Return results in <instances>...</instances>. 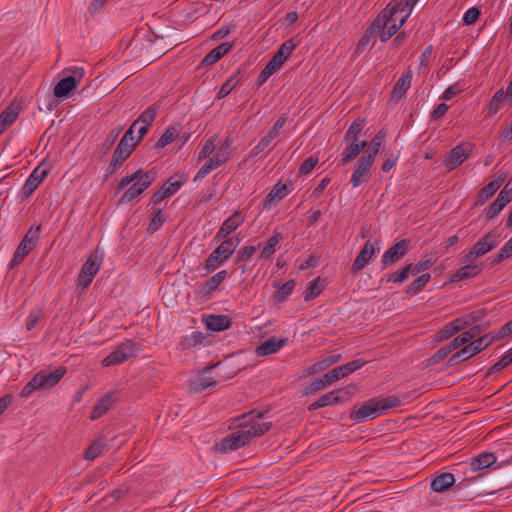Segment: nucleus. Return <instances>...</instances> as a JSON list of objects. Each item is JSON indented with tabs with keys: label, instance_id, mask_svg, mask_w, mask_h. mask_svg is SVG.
I'll return each instance as SVG.
<instances>
[{
	"label": "nucleus",
	"instance_id": "1",
	"mask_svg": "<svg viewBox=\"0 0 512 512\" xmlns=\"http://www.w3.org/2000/svg\"><path fill=\"white\" fill-rule=\"evenodd\" d=\"M271 426V422L242 421L237 430L216 443L215 449L220 453L236 451L247 445L253 438L264 435Z\"/></svg>",
	"mask_w": 512,
	"mask_h": 512
},
{
	"label": "nucleus",
	"instance_id": "2",
	"mask_svg": "<svg viewBox=\"0 0 512 512\" xmlns=\"http://www.w3.org/2000/svg\"><path fill=\"white\" fill-rule=\"evenodd\" d=\"M401 404L400 398L396 395L371 398L365 401L358 409L352 411L350 413V419L355 423L373 420L389 409L399 407Z\"/></svg>",
	"mask_w": 512,
	"mask_h": 512
},
{
	"label": "nucleus",
	"instance_id": "3",
	"mask_svg": "<svg viewBox=\"0 0 512 512\" xmlns=\"http://www.w3.org/2000/svg\"><path fill=\"white\" fill-rule=\"evenodd\" d=\"M366 364V361L362 358L355 359L349 363L344 365L335 367L331 371L325 373L321 378L313 381L305 388V393H312L319 390H322L335 381H338L344 377L349 376L353 372L359 370Z\"/></svg>",
	"mask_w": 512,
	"mask_h": 512
},
{
	"label": "nucleus",
	"instance_id": "4",
	"mask_svg": "<svg viewBox=\"0 0 512 512\" xmlns=\"http://www.w3.org/2000/svg\"><path fill=\"white\" fill-rule=\"evenodd\" d=\"M238 241L234 237L222 239V242L216 247L206 259L205 268L212 272L221 264L230 258L236 250Z\"/></svg>",
	"mask_w": 512,
	"mask_h": 512
},
{
	"label": "nucleus",
	"instance_id": "5",
	"mask_svg": "<svg viewBox=\"0 0 512 512\" xmlns=\"http://www.w3.org/2000/svg\"><path fill=\"white\" fill-rule=\"evenodd\" d=\"M41 229V225L31 227L28 232L24 235L23 239L19 243L13 258L9 263V268L12 269L19 265L25 257L32 251L39 239L38 233Z\"/></svg>",
	"mask_w": 512,
	"mask_h": 512
},
{
	"label": "nucleus",
	"instance_id": "6",
	"mask_svg": "<svg viewBox=\"0 0 512 512\" xmlns=\"http://www.w3.org/2000/svg\"><path fill=\"white\" fill-rule=\"evenodd\" d=\"M499 238L500 234L497 231H490L473 245L471 250L464 255L462 262L469 263L476 259L477 257H481L488 253L489 251L493 250L498 246Z\"/></svg>",
	"mask_w": 512,
	"mask_h": 512
},
{
	"label": "nucleus",
	"instance_id": "7",
	"mask_svg": "<svg viewBox=\"0 0 512 512\" xmlns=\"http://www.w3.org/2000/svg\"><path fill=\"white\" fill-rule=\"evenodd\" d=\"M391 6L394 8L390 11L391 17L386 15L387 25H385V28L381 29L378 33L382 42H387L394 34H396L398 29L405 23L410 15V12H406L404 16L398 19L397 14L400 13V4H398L397 0H393L389 2L385 9H389Z\"/></svg>",
	"mask_w": 512,
	"mask_h": 512
},
{
	"label": "nucleus",
	"instance_id": "8",
	"mask_svg": "<svg viewBox=\"0 0 512 512\" xmlns=\"http://www.w3.org/2000/svg\"><path fill=\"white\" fill-rule=\"evenodd\" d=\"M394 8L391 6L389 9H383L377 18L372 22L369 28L365 31L364 35L359 40L355 53H362L365 48L370 44V42L378 35L381 29L385 28L387 25L386 15L391 17V10Z\"/></svg>",
	"mask_w": 512,
	"mask_h": 512
},
{
	"label": "nucleus",
	"instance_id": "9",
	"mask_svg": "<svg viewBox=\"0 0 512 512\" xmlns=\"http://www.w3.org/2000/svg\"><path fill=\"white\" fill-rule=\"evenodd\" d=\"M138 352L137 345L132 340H127L120 344L114 351L107 355L101 364L104 367L114 366L136 357Z\"/></svg>",
	"mask_w": 512,
	"mask_h": 512
},
{
	"label": "nucleus",
	"instance_id": "10",
	"mask_svg": "<svg viewBox=\"0 0 512 512\" xmlns=\"http://www.w3.org/2000/svg\"><path fill=\"white\" fill-rule=\"evenodd\" d=\"M156 172L149 170L143 172L120 197L119 204H126L141 195L155 180Z\"/></svg>",
	"mask_w": 512,
	"mask_h": 512
},
{
	"label": "nucleus",
	"instance_id": "11",
	"mask_svg": "<svg viewBox=\"0 0 512 512\" xmlns=\"http://www.w3.org/2000/svg\"><path fill=\"white\" fill-rule=\"evenodd\" d=\"M411 249V241L409 239H401L389 247L381 259V270L395 264L402 259Z\"/></svg>",
	"mask_w": 512,
	"mask_h": 512
},
{
	"label": "nucleus",
	"instance_id": "12",
	"mask_svg": "<svg viewBox=\"0 0 512 512\" xmlns=\"http://www.w3.org/2000/svg\"><path fill=\"white\" fill-rule=\"evenodd\" d=\"M73 74V76L64 77L54 86L53 94L56 98L68 97L83 77L84 70L82 68H75Z\"/></svg>",
	"mask_w": 512,
	"mask_h": 512
},
{
	"label": "nucleus",
	"instance_id": "13",
	"mask_svg": "<svg viewBox=\"0 0 512 512\" xmlns=\"http://www.w3.org/2000/svg\"><path fill=\"white\" fill-rule=\"evenodd\" d=\"M49 173L46 161H42L30 174L22 187V194L29 197Z\"/></svg>",
	"mask_w": 512,
	"mask_h": 512
},
{
	"label": "nucleus",
	"instance_id": "14",
	"mask_svg": "<svg viewBox=\"0 0 512 512\" xmlns=\"http://www.w3.org/2000/svg\"><path fill=\"white\" fill-rule=\"evenodd\" d=\"M374 160L371 158V155H362L358 162L356 169L354 170L350 183L352 187L356 188L367 182L369 179V170L372 167Z\"/></svg>",
	"mask_w": 512,
	"mask_h": 512
},
{
	"label": "nucleus",
	"instance_id": "15",
	"mask_svg": "<svg viewBox=\"0 0 512 512\" xmlns=\"http://www.w3.org/2000/svg\"><path fill=\"white\" fill-rule=\"evenodd\" d=\"M350 392L348 390H334L321 396L318 400L314 401L308 406L309 411H315L319 408L326 406L343 403L349 398Z\"/></svg>",
	"mask_w": 512,
	"mask_h": 512
},
{
	"label": "nucleus",
	"instance_id": "16",
	"mask_svg": "<svg viewBox=\"0 0 512 512\" xmlns=\"http://www.w3.org/2000/svg\"><path fill=\"white\" fill-rule=\"evenodd\" d=\"M470 144H459L454 147L445 158L444 164L448 171H452L459 167L470 155Z\"/></svg>",
	"mask_w": 512,
	"mask_h": 512
},
{
	"label": "nucleus",
	"instance_id": "17",
	"mask_svg": "<svg viewBox=\"0 0 512 512\" xmlns=\"http://www.w3.org/2000/svg\"><path fill=\"white\" fill-rule=\"evenodd\" d=\"M215 366L216 365L207 366L200 370L197 376L189 381L190 390L195 393H201L207 388L215 387L217 381L208 375L209 371Z\"/></svg>",
	"mask_w": 512,
	"mask_h": 512
},
{
	"label": "nucleus",
	"instance_id": "18",
	"mask_svg": "<svg viewBox=\"0 0 512 512\" xmlns=\"http://www.w3.org/2000/svg\"><path fill=\"white\" fill-rule=\"evenodd\" d=\"M230 159V153L224 152V150H219L216 154L208 159L206 163L200 168L194 177V181H199L204 179L211 171L225 164Z\"/></svg>",
	"mask_w": 512,
	"mask_h": 512
},
{
	"label": "nucleus",
	"instance_id": "19",
	"mask_svg": "<svg viewBox=\"0 0 512 512\" xmlns=\"http://www.w3.org/2000/svg\"><path fill=\"white\" fill-rule=\"evenodd\" d=\"M66 373L67 368L65 366H60L52 372L41 370L36 373V376L41 389L47 390L56 386Z\"/></svg>",
	"mask_w": 512,
	"mask_h": 512
},
{
	"label": "nucleus",
	"instance_id": "20",
	"mask_svg": "<svg viewBox=\"0 0 512 512\" xmlns=\"http://www.w3.org/2000/svg\"><path fill=\"white\" fill-rule=\"evenodd\" d=\"M244 222V216L240 211H235L228 217L217 231L214 240L221 241L222 239L229 238V234L235 231Z\"/></svg>",
	"mask_w": 512,
	"mask_h": 512
},
{
	"label": "nucleus",
	"instance_id": "21",
	"mask_svg": "<svg viewBox=\"0 0 512 512\" xmlns=\"http://www.w3.org/2000/svg\"><path fill=\"white\" fill-rule=\"evenodd\" d=\"M185 183V180L172 181L170 178L150 198V204L157 205L165 198L175 194Z\"/></svg>",
	"mask_w": 512,
	"mask_h": 512
},
{
	"label": "nucleus",
	"instance_id": "22",
	"mask_svg": "<svg viewBox=\"0 0 512 512\" xmlns=\"http://www.w3.org/2000/svg\"><path fill=\"white\" fill-rule=\"evenodd\" d=\"M375 254V247L374 244L370 241H367L365 245L360 250L359 254L355 258L352 267L351 272L352 273H358L369 263V261L372 259L373 255Z\"/></svg>",
	"mask_w": 512,
	"mask_h": 512
},
{
	"label": "nucleus",
	"instance_id": "23",
	"mask_svg": "<svg viewBox=\"0 0 512 512\" xmlns=\"http://www.w3.org/2000/svg\"><path fill=\"white\" fill-rule=\"evenodd\" d=\"M494 342L493 338L491 337V334H485L483 336L477 337L475 340L471 341L467 345L463 346L462 349L468 359L471 357L477 355L481 351H483L485 348H487L489 345H491Z\"/></svg>",
	"mask_w": 512,
	"mask_h": 512
},
{
	"label": "nucleus",
	"instance_id": "24",
	"mask_svg": "<svg viewBox=\"0 0 512 512\" xmlns=\"http://www.w3.org/2000/svg\"><path fill=\"white\" fill-rule=\"evenodd\" d=\"M226 277V270L219 271L201 285L198 294L202 298H208L212 292L218 289L219 285L226 279Z\"/></svg>",
	"mask_w": 512,
	"mask_h": 512
},
{
	"label": "nucleus",
	"instance_id": "25",
	"mask_svg": "<svg viewBox=\"0 0 512 512\" xmlns=\"http://www.w3.org/2000/svg\"><path fill=\"white\" fill-rule=\"evenodd\" d=\"M412 72L410 69L406 70L395 83L392 92L391 100L399 101L408 91L411 86Z\"/></svg>",
	"mask_w": 512,
	"mask_h": 512
},
{
	"label": "nucleus",
	"instance_id": "26",
	"mask_svg": "<svg viewBox=\"0 0 512 512\" xmlns=\"http://www.w3.org/2000/svg\"><path fill=\"white\" fill-rule=\"evenodd\" d=\"M286 342V338L277 339L276 337H271L258 345L255 349V353L259 357L276 353L286 344Z\"/></svg>",
	"mask_w": 512,
	"mask_h": 512
},
{
	"label": "nucleus",
	"instance_id": "27",
	"mask_svg": "<svg viewBox=\"0 0 512 512\" xmlns=\"http://www.w3.org/2000/svg\"><path fill=\"white\" fill-rule=\"evenodd\" d=\"M114 393L109 391L106 392L95 404L91 414L90 419L95 421L102 417L105 413H107L114 403Z\"/></svg>",
	"mask_w": 512,
	"mask_h": 512
},
{
	"label": "nucleus",
	"instance_id": "28",
	"mask_svg": "<svg viewBox=\"0 0 512 512\" xmlns=\"http://www.w3.org/2000/svg\"><path fill=\"white\" fill-rule=\"evenodd\" d=\"M232 48V44L223 42L217 47L213 48L201 61V67H208L218 62L224 55H226Z\"/></svg>",
	"mask_w": 512,
	"mask_h": 512
},
{
	"label": "nucleus",
	"instance_id": "29",
	"mask_svg": "<svg viewBox=\"0 0 512 512\" xmlns=\"http://www.w3.org/2000/svg\"><path fill=\"white\" fill-rule=\"evenodd\" d=\"M482 271V268L478 264H474L473 261L469 263H465L464 266L459 268L451 277V282H459L461 280L474 278L479 275Z\"/></svg>",
	"mask_w": 512,
	"mask_h": 512
},
{
	"label": "nucleus",
	"instance_id": "30",
	"mask_svg": "<svg viewBox=\"0 0 512 512\" xmlns=\"http://www.w3.org/2000/svg\"><path fill=\"white\" fill-rule=\"evenodd\" d=\"M484 329L480 325H474L470 327L468 330L464 331L462 334L456 336L450 343L452 346L456 349H458L461 346L467 345V343L477 338Z\"/></svg>",
	"mask_w": 512,
	"mask_h": 512
},
{
	"label": "nucleus",
	"instance_id": "31",
	"mask_svg": "<svg viewBox=\"0 0 512 512\" xmlns=\"http://www.w3.org/2000/svg\"><path fill=\"white\" fill-rule=\"evenodd\" d=\"M348 146L346 147L345 151L342 154V158L340 160L339 165H346L353 159H355L362 150H364L368 143L367 141H350L348 142Z\"/></svg>",
	"mask_w": 512,
	"mask_h": 512
},
{
	"label": "nucleus",
	"instance_id": "32",
	"mask_svg": "<svg viewBox=\"0 0 512 512\" xmlns=\"http://www.w3.org/2000/svg\"><path fill=\"white\" fill-rule=\"evenodd\" d=\"M454 482L455 479L453 474L448 472L442 473L431 481V490L436 493H443L447 491Z\"/></svg>",
	"mask_w": 512,
	"mask_h": 512
},
{
	"label": "nucleus",
	"instance_id": "33",
	"mask_svg": "<svg viewBox=\"0 0 512 512\" xmlns=\"http://www.w3.org/2000/svg\"><path fill=\"white\" fill-rule=\"evenodd\" d=\"M289 189L287 184H280L274 186V188L268 193L264 201V207H271L276 205L279 201H281L284 197L289 194Z\"/></svg>",
	"mask_w": 512,
	"mask_h": 512
},
{
	"label": "nucleus",
	"instance_id": "34",
	"mask_svg": "<svg viewBox=\"0 0 512 512\" xmlns=\"http://www.w3.org/2000/svg\"><path fill=\"white\" fill-rule=\"evenodd\" d=\"M232 324L228 315H210L206 320V327L211 331H223L228 329Z\"/></svg>",
	"mask_w": 512,
	"mask_h": 512
},
{
	"label": "nucleus",
	"instance_id": "35",
	"mask_svg": "<svg viewBox=\"0 0 512 512\" xmlns=\"http://www.w3.org/2000/svg\"><path fill=\"white\" fill-rule=\"evenodd\" d=\"M496 456L493 453H482L472 458L470 467L471 470L476 472L486 469L496 462Z\"/></svg>",
	"mask_w": 512,
	"mask_h": 512
},
{
	"label": "nucleus",
	"instance_id": "36",
	"mask_svg": "<svg viewBox=\"0 0 512 512\" xmlns=\"http://www.w3.org/2000/svg\"><path fill=\"white\" fill-rule=\"evenodd\" d=\"M504 180L505 177H499V179L490 181L484 188L480 190L477 196L476 203H485L490 197H492L497 192V190L500 188Z\"/></svg>",
	"mask_w": 512,
	"mask_h": 512
},
{
	"label": "nucleus",
	"instance_id": "37",
	"mask_svg": "<svg viewBox=\"0 0 512 512\" xmlns=\"http://www.w3.org/2000/svg\"><path fill=\"white\" fill-rule=\"evenodd\" d=\"M122 131V127H116L112 129L106 136L104 142L98 149V158L103 159L108 151L112 148L119 134Z\"/></svg>",
	"mask_w": 512,
	"mask_h": 512
},
{
	"label": "nucleus",
	"instance_id": "38",
	"mask_svg": "<svg viewBox=\"0 0 512 512\" xmlns=\"http://www.w3.org/2000/svg\"><path fill=\"white\" fill-rule=\"evenodd\" d=\"M340 359H341L340 354L329 355V356L323 358L322 360L314 363L312 366H310L308 368V374L320 372V371L326 369L327 367L337 363Z\"/></svg>",
	"mask_w": 512,
	"mask_h": 512
},
{
	"label": "nucleus",
	"instance_id": "39",
	"mask_svg": "<svg viewBox=\"0 0 512 512\" xmlns=\"http://www.w3.org/2000/svg\"><path fill=\"white\" fill-rule=\"evenodd\" d=\"M283 239L281 233L275 232L266 242L263 249L260 252V258L266 259L274 254L276 246Z\"/></svg>",
	"mask_w": 512,
	"mask_h": 512
},
{
	"label": "nucleus",
	"instance_id": "40",
	"mask_svg": "<svg viewBox=\"0 0 512 512\" xmlns=\"http://www.w3.org/2000/svg\"><path fill=\"white\" fill-rule=\"evenodd\" d=\"M19 111L13 104L9 105L1 114H0V126L6 130L8 126L13 124L17 117Z\"/></svg>",
	"mask_w": 512,
	"mask_h": 512
},
{
	"label": "nucleus",
	"instance_id": "41",
	"mask_svg": "<svg viewBox=\"0 0 512 512\" xmlns=\"http://www.w3.org/2000/svg\"><path fill=\"white\" fill-rule=\"evenodd\" d=\"M385 137L386 131L383 129L379 130L375 137L371 140L369 148L364 152L363 155H371V158L375 160V157L378 154L382 141L385 139Z\"/></svg>",
	"mask_w": 512,
	"mask_h": 512
},
{
	"label": "nucleus",
	"instance_id": "42",
	"mask_svg": "<svg viewBox=\"0 0 512 512\" xmlns=\"http://www.w3.org/2000/svg\"><path fill=\"white\" fill-rule=\"evenodd\" d=\"M179 136V131L173 126H169L165 129L163 134L160 136L156 143L157 148H164L172 143Z\"/></svg>",
	"mask_w": 512,
	"mask_h": 512
},
{
	"label": "nucleus",
	"instance_id": "43",
	"mask_svg": "<svg viewBox=\"0 0 512 512\" xmlns=\"http://www.w3.org/2000/svg\"><path fill=\"white\" fill-rule=\"evenodd\" d=\"M106 448V444L98 439V440H95L93 441L89 447L86 449L85 453H84V458L86 460H94L96 459L99 455L102 454L103 450Z\"/></svg>",
	"mask_w": 512,
	"mask_h": 512
},
{
	"label": "nucleus",
	"instance_id": "44",
	"mask_svg": "<svg viewBox=\"0 0 512 512\" xmlns=\"http://www.w3.org/2000/svg\"><path fill=\"white\" fill-rule=\"evenodd\" d=\"M296 44L294 43L293 39H288L285 42L281 44L279 49L274 54V57L278 60H280L282 63H284L287 58L290 56V54L295 49Z\"/></svg>",
	"mask_w": 512,
	"mask_h": 512
},
{
	"label": "nucleus",
	"instance_id": "45",
	"mask_svg": "<svg viewBox=\"0 0 512 512\" xmlns=\"http://www.w3.org/2000/svg\"><path fill=\"white\" fill-rule=\"evenodd\" d=\"M295 287V281L293 279L286 281L282 284L274 296L276 303H283L288 296L293 292Z\"/></svg>",
	"mask_w": 512,
	"mask_h": 512
},
{
	"label": "nucleus",
	"instance_id": "46",
	"mask_svg": "<svg viewBox=\"0 0 512 512\" xmlns=\"http://www.w3.org/2000/svg\"><path fill=\"white\" fill-rule=\"evenodd\" d=\"M512 257V237L505 243L499 250L495 257L491 260V265L496 266L501 262L508 260Z\"/></svg>",
	"mask_w": 512,
	"mask_h": 512
},
{
	"label": "nucleus",
	"instance_id": "47",
	"mask_svg": "<svg viewBox=\"0 0 512 512\" xmlns=\"http://www.w3.org/2000/svg\"><path fill=\"white\" fill-rule=\"evenodd\" d=\"M204 340L203 333L200 331H194L190 335L185 336L181 341L183 349H191L200 345Z\"/></svg>",
	"mask_w": 512,
	"mask_h": 512
},
{
	"label": "nucleus",
	"instance_id": "48",
	"mask_svg": "<svg viewBox=\"0 0 512 512\" xmlns=\"http://www.w3.org/2000/svg\"><path fill=\"white\" fill-rule=\"evenodd\" d=\"M411 268L406 264L399 272L387 274L386 278H382L381 282L402 283L406 281L411 274Z\"/></svg>",
	"mask_w": 512,
	"mask_h": 512
},
{
	"label": "nucleus",
	"instance_id": "49",
	"mask_svg": "<svg viewBox=\"0 0 512 512\" xmlns=\"http://www.w3.org/2000/svg\"><path fill=\"white\" fill-rule=\"evenodd\" d=\"M166 221V217L163 215L162 210L160 208H156L153 210L151 214V221L147 228L149 233L156 232Z\"/></svg>",
	"mask_w": 512,
	"mask_h": 512
},
{
	"label": "nucleus",
	"instance_id": "50",
	"mask_svg": "<svg viewBox=\"0 0 512 512\" xmlns=\"http://www.w3.org/2000/svg\"><path fill=\"white\" fill-rule=\"evenodd\" d=\"M431 276L428 273L418 276L408 287L406 293L417 294L421 292L430 281Z\"/></svg>",
	"mask_w": 512,
	"mask_h": 512
},
{
	"label": "nucleus",
	"instance_id": "51",
	"mask_svg": "<svg viewBox=\"0 0 512 512\" xmlns=\"http://www.w3.org/2000/svg\"><path fill=\"white\" fill-rule=\"evenodd\" d=\"M364 125V120L354 121L346 131L344 141L346 143L350 141H358V135L361 133Z\"/></svg>",
	"mask_w": 512,
	"mask_h": 512
},
{
	"label": "nucleus",
	"instance_id": "52",
	"mask_svg": "<svg viewBox=\"0 0 512 512\" xmlns=\"http://www.w3.org/2000/svg\"><path fill=\"white\" fill-rule=\"evenodd\" d=\"M321 282L320 277L315 278L311 282H309L308 286L306 287L305 293H304V300L310 301L317 297L323 289V285L320 286L319 283Z\"/></svg>",
	"mask_w": 512,
	"mask_h": 512
},
{
	"label": "nucleus",
	"instance_id": "53",
	"mask_svg": "<svg viewBox=\"0 0 512 512\" xmlns=\"http://www.w3.org/2000/svg\"><path fill=\"white\" fill-rule=\"evenodd\" d=\"M156 114L157 108L154 106H150L139 115V117L133 122V124H136V127L139 124L150 126L153 123Z\"/></svg>",
	"mask_w": 512,
	"mask_h": 512
},
{
	"label": "nucleus",
	"instance_id": "54",
	"mask_svg": "<svg viewBox=\"0 0 512 512\" xmlns=\"http://www.w3.org/2000/svg\"><path fill=\"white\" fill-rule=\"evenodd\" d=\"M505 98H506V96H504L503 89L498 90L493 95V97L490 100L489 107H488V115L489 116L496 114L500 110Z\"/></svg>",
	"mask_w": 512,
	"mask_h": 512
},
{
	"label": "nucleus",
	"instance_id": "55",
	"mask_svg": "<svg viewBox=\"0 0 512 512\" xmlns=\"http://www.w3.org/2000/svg\"><path fill=\"white\" fill-rule=\"evenodd\" d=\"M238 82L239 80L236 78V76L228 78L220 87L217 93V99H222L228 96L231 93V91L237 86Z\"/></svg>",
	"mask_w": 512,
	"mask_h": 512
},
{
	"label": "nucleus",
	"instance_id": "56",
	"mask_svg": "<svg viewBox=\"0 0 512 512\" xmlns=\"http://www.w3.org/2000/svg\"><path fill=\"white\" fill-rule=\"evenodd\" d=\"M459 332L458 326H453L450 322L446 324L442 329L438 331L436 334L435 341L441 342L444 340H447L454 336L456 333Z\"/></svg>",
	"mask_w": 512,
	"mask_h": 512
},
{
	"label": "nucleus",
	"instance_id": "57",
	"mask_svg": "<svg viewBox=\"0 0 512 512\" xmlns=\"http://www.w3.org/2000/svg\"><path fill=\"white\" fill-rule=\"evenodd\" d=\"M100 268V264L96 262L94 257L90 255L85 263L82 265L80 272L87 274L94 278Z\"/></svg>",
	"mask_w": 512,
	"mask_h": 512
},
{
	"label": "nucleus",
	"instance_id": "58",
	"mask_svg": "<svg viewBox=\"0 0 512 512\" xmlns=\"http://www.w3.org/2000/svg\"><path fill=\"white\" fill-rule=\"evenodd\" d=\"M506 206L504 202H502V199L499 200L496 198L488 207V209L485 212V216L487 220H491L494 217H496Z\"/></svg>",
	"mask_w": 512,
	"mask_h": 512
},
{
	"label": "nucleus",
	"instance_id": "59",
	"mask_svg": "<svg viewBox=\"0 0 512 512\" xmlns=\"http://www.w3.org/2000/svg\"><path fill=\"white\" fill-rule=\"evenodd\" d=\"M454 350H455V348L452 346L451 343H449L448 345H445V346L441 347L440 349H438L435 352V354L430 358V362L432 364L438 363L439 361L446 358Z\"/></svg>",
	"mask_w": 512,
	"mask_h": 512
},
{
	"label": "nucleus",
	"instance_id": "60",
	"mask_svg": "<svg viewBox=\"0 0 512 512\" xmlns=\"http://www.w3.org/2000/svg\"><path fill=\"white\" fill-rule=\"evenodd\" d=\"M40 389H41V387H40V384L38 382V378H37V376L35 374L34 377L22 388V390L20 392V396L22 398H27L34 391L40 390Z\"/></svg>",
	"mask_w": 512,
	"mask_h": 512
},
{
	"label": "nucleus",
	"instance_id": "61",
	"mask_svg": "<svg viewBox=\"0 0 512 512\" xmlns=\"http://www.w3.org/2000/svg\"><path fill=\"white\" fill-rule=\"evenodd\" d=\"M477 321V317L471 315L465 316V317H459L451 321L450 323L453 326H458L459 331H462L463 329L471 326L473 323Z\"/></svg>",
	"mask_w": 512,
	"mask_h": 512
},
{
	"label": "nucleus",
	"instance_id": "62",
	"mask_svg": "<svg viewBox=\"0 0 512 512\" xmlns=\"http://www.w3.org/2000/svg\"><path fill=\"white\" fill-rule=\"evenodd\" d=\"M318 163V158L314 156L308 157L300 166L299 174L300 175H308L312 172L315 166Z\"/></svg>",
	"mask_w": 512,
	"mask_h": 512
},
{
	"label": "nucleus",
	"instance_id": "63",
	"mask_svg": "<svg viewBox=\"0 0 512 512\" xmlns=\"http://www.w3.org/2000/svg\"><path fill=\"white\" fill-rule=\"evenodd\" d=\"M480 16V10L476 7L469 8L463 15L462 21L464 25L475 23Z\"/></svg>",
	"mask_w": 512,
	"mask_h": 512
},
{
	"label": "nucleus",
	"instance_id": "64",
	"mask_svg": "<svg viewBox=\"0 0 512 512\" xmlns=\"http://www.w3.org/2000/svg\"><path fill=\"white\" fill-rule=\"evenodd\" d=\"M497 198L504 202L506 205L512 200V180H509L504 188L500 191Z\"/></svg>",
	"mask_w": 512,
	"mask_h": 512
}]
</instances>
